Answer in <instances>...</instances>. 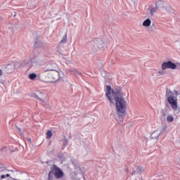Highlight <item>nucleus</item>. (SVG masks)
<instances>
[{
    "mask_svg": "<svg viewBox=\"0 0 180 180\" xmlns=\"http://www.w3.org/2000/svg\"><path fill=\"white\" fill-rule=\"evenodd\" d=\"M105 95L110 102V106H113L115 102L116 114L118 116L116 120L119 124H123L127 110V101L124 98V93L122 92V88L112 89V86H107Z\"/></svg>",
    "mask_w": 180,
    "mask_h": 180,
    "instance_id": "f257e3e1",
    "label": "nucleus"
},
{
    "mask_svg": "<svg viewBox=\"0 0 180 180\" xmlns=\"http://www.w3.org/2000/svg\"><path fill=\"white\" fill-rule=\"evenodd\" d=\"M165 96L168 103H169L172 109L174 110H178V98L174 96V92H172L171 89L167 88Z\"/></svg>",
    "mask_w": 180,
    "mask_h": 180,
    "instance_id": "f03ea898",
    "label": "nucleus"
},
{
    "mask_svg": "<svg viewBox=\"0 0 180 180\" xmlns=\"http://www.w3.org/2000/svg\"><path fill=\"white\" fill-rule=\"evenodd\" d=\"M27 64L30 68L32 67H41V65H44V60L39 58L37 56H34L30 58Z\"/></svg>",
    "mask_w": 180,
    "mask_h": 180,
    "instance_id": "7ed1b4c3",
    "label": "nucleus"
},
{
    "mask_svg": "<svg viewBox=\"0 0 180 180\" xmlns=\"http://www.w3.org/2000/svg\"><path fill=\"white\" fill-rule=\"evenodd\" d=\"M59 72L57 70L48 73V82H57L60 79Z\"/></svg>",
    "mask_w": 180,
    "mask_h": 180,
    "instance_id": "20e7f679",
    "label": "nucleus"
},
{
    "mask_svg": "<svg viewBox=\"0 0 180 180\" xmlns=\"http://www.w3.org/2000/svg\"><path fill=\"white\" fill-rule=\"evenodd\" d=\"M54 176L56 179H60L64 177V172L60 167H57L56 165H53Z\"/></svg>",
    "mask_w": 180,
    "mask_h": 180,
    "instance_id": "39448f33",
    "label": "nucleus"
},
{
    "mask_svg": "<svg viewBox=\"0 0 180 180\" xmlns=\"http://www.w3.org/2000/svg\"><path fill=\"white\" fill-rule=\"evenodd\" d=\"M167 68H169L170 70H176V64L174 63L171 60L164 62L162 64V70H167Z\"/></svg>",
    "mask_w": 180,
    "mask_h": 180,
    "instance_id": "423d86ee",
    "label": "nucleus"
},
{
    "mask_svg": "<svg viewBox=\"0 0 180 180\" xmlns=\"http://www.w3.org/2000/svg\"><path fill=\"white\" fill-rule=\"evenodd\" d=\"M93 46L94 47L96 46V50L97 49H102L103 46H105V42H103V40L101 38H96L94 41Z\"/></svg>",
    "mask_w": 180,
    "mask_h": 180,
    "instance_id": "0eeeda50",
    "label": "nucleus"
},
{
    "mask_svg": "<svg viewBox=\"0 0 180 180\" xmlns=\"http://www.w3.org/2000/svg\"><path fill=\"white\" fill-rule=\"evenodd\" d=\"M42 47H44V44L39 39V37H36L34 43V49H42Z\"/></svg>",
    "mask_w": 180,
    "mask_h": 180,
    "instance_id": "6e6552de",
    "label": "nucleus"
},
{
    "mask_svg": "<svg viewBox=\"0 0 180 180\" xmlns=\"http://www.w3.org/2000/svg\"><path fill=\"white\" fill-rule=\"evenodd\" d=\"M13 71H15V69L12 63L8 64L6 67H5L6 74H12Z\"/></svg>",
    "mask_w": 180,
    "mask_h": 180,
    "instance_id": "1a4fd4ad",
    "label": "nucleus"
},
{
    "mask_svg": "<svg viewBox=\"0 0 180 180\" xmlns=\"http://www.w3.org/2000/svg\"><path fill=\"white\" fill-rule=\"evenodd\" d=\"M169 112H171V107H169V104L167 103L165 105V110H162V115L165 117V116L169 114Z\"/></svg>",
    "mask_w": 180,
    "mask_h": 180,
    "instance_id": "9d476101",
    "label": "nucleus"
},
{
    "mask_svg": "<svg viewBox=\"0 0 180 180\" xmlns=\"http://www.w3.org/2000/svg\"><path fill=\"white\" fill-rule=\"evenodd\" d=\"M160 136L161 133L158 132V130H156L152 133V134L150 135V139H152V140H159Z\"/></svg>",
    "mask_w": 180,
    "mask_h": 180,
    "instance_id": "9b49d317",
    "label": "nucleus"
},
{
    "mask_svg": "<svg viewBox=\"0 0 180 180\" xmlns=\"http://www.w3.org/2000/svg\"><path fill=\"white\" fill-rule=\"evenodd\" d=\"M141 172H143V167L141 166H137L136 169L134 170L131 173V175H136L137 174L138 175H141Z\"/></svg>",
    "mask_w": 180,
    "mask_h": 180,
    "instance_id": "f8f14e48",
    "label": "nucleus"
},
{
    "mask_svg": "<svg viewBox=\"0 0 180 180\" xmlns=\"http://www.w3.org/2000/svg\"><path fill=\"white\" fill-rule=\"evenodd\" d=\"M157 9H158V8H157V6L155 7H149L148 8V11H149L150 12V16H153L154 13H155V12H157Z\"/></svg>",
    "mask_w": 180,
    "mask_h": 180,
    "instance_id": "ddd939ff",
    "label": "nucleus"
},
{
    "mask_svg": "<svg viewBox=\"0 0 180 180\" xmlns=\"http://www.w3.org/2000/svg\"><path fill=\"white\" fill-rule=\"evenodd\" d=\"M151 25V20L150 18H147L143 22V26L145 27H148Z\"/></svg>",
    "mask_w": 180,
    "mask_h": 180,
    "instance_id": "4468645a",
    "label": "nucleus"
},
{
    "mask_svg": "<svg viewBox=\"0 0 180 180\" xmlns=\"http://www.w3.org/2000/svg\"><path fill=\"white\" fill-rule=\"evenodd\" d=\"M54 176V169L53 166L51 167V171L49 173V180H53V176Z\"/></svg>",
    "mask_w": 180,
    "mask_h": 180,
    "instance_id": "2eb2a0df",
    "label": "nucleus"
},
{
    "mask_svg": "<svg viewBox=\"0 0 180 180\" xmlns=\"http://www.w3.org/2000/svg\"><path fill=\"white\" fill-rule=\"evenodd\" d=\"M155 4L158 9H159V8H162V6H164V1L159 0L155 2Z\"/></svg>",
    "mask_w": 180,
    "mask_h": 180,
    "instance_id": "dca6fc26",
    "label": "nucleus"
},
{
    "mask_svg": "<svg viewBox=\"0 0 180 180\" xmlns=\"http://www.w3.org/2000/svg\"><path fill=\"white\" fill-rule=\"evenodd\" d=\"M67 146H68V140H67L65 136H64V141L62 146V150H64L67 147Z\"/></svg>",
    "mask_w": 180,
    "mask_h": 180,
    "instance_id": "f3484780",
    "label": "nucleus"
},
{
    "mask_svg": "<svg viewBox=\"0 0 180 180\" xmlns=\"http://www.w3.org/2000/svg\"><path fill=\"white\" fill-rule=\"evenodd\" d=\"M13 65L14 70H18V68H20V65H22L20 64V62H14Z\"/></svg>",
    "mask_w": 180,
    "mask_h": 180,
    "instance_id": "a211bd4d",
    "label": "nucleus"
},
{
    "mask_svg": "<svg viewBox=\"0 0 180 180\" xmlns=\"http://www.w3.org/2000/svg\"><path fill=\"white\" fill-rule=\"evenodd\" d=\"M68 39V37H67V32H66L64 37H63L62 40L60 41V43L63 44H64V43H67Z\"/></svg>",
    "mask_w": 180,
    "mask_h": 180,
    "instance_id": "6ab92c4d",
    "label": "nucleus"
},
{
    "mask_svg": "<svg viewBox=\"0 0 180 180\" xmlns=\"http://www.w3.org/2000/svg\"><path fill=\"white\" fill-rule=\"evenodd\" d=\"M51 137H53V132H51V130L47 131V132H46V139H51Z\"/></svg>",
    "mask_w": 180,
    "mask_h": 180,
    "instance_id": "aec40b11",
    "label": "nucleus"
},
{
    "mask_svg": "<svg viewBox=\"0 0 180 180\" xmlns=\"http://www.w3.org/2000/svg\"><path fill=\"white\" fill-rule=\"evenodd\" d=\"M29 78L30 79H36V78H37V75H36L35 73H31L29 75Z\"/></svg>",
    "mask_w": 180,
    "mask_h": 180,
    "instance_id": "412c9836",
    "label": "nucleus"
},
{
    "mask_svg": "<svg viewBox=\"0 0 180 180\" xmlns=\"http://www.w3.org/2000/svg\"><path fill=\"white\" fill-rule=\"evenodd\" d=\"M167 122H169V123H172V122H174V116L169 115L167 116Z\"/></svg>",
    "mask_w": 180,
    "mask_h": 180,
    "instance_id": "4be33fe9",
    "label": "nucleus"
},
{
    "mask_svg": "<svg viewBox=\"0 0 180 180\" xmlns=\"http://www.w3.org/2000/svg\"><path fill=\"white\" fill-rule=\"evenodd\" d=\"M167 129H168V127L167 125H165L162 130L159 132L160 133V135L162 134L163 133H165V131H167Z\"/></svg>",
    "mask_w": 180,
    "mask_h": 180,
    "instance_id": "5701e85b",
    "label": "nucleus"
},
{
    "mask_svg": "<svg viewBox=\"0 0 180 180\" xmlns=\"http://www.w3.org/2000/svg\"><path fill=\"white\" fill-rule=\"evenodd\" d=\"M49 71H50V72H53V71H56V70H53L52 68H49L44 71V73L46 74V72H49Z\"/></svg>",
    "mask_w": 180,
    "mask_h": 180,
    "instance_id": "b1692460",
    "label": "nucleus"
},
{
    "mask_svg": "<svg viewBox=\"0 0 180 180\" xmlns=\"http://www.w3.org/2000/svg\"><path fill=\"white\" fill-rule=\"evenodd\" d=\"M34 98H36V99H38V101H43V100H42L41 98H39V96H37V95H36V94H34Z\"/></svg>",
    "mask_w": 180,
    "mask_h": 180,
    "instance_id": "393cba45",
    "label": "nucleus"
},
{
    "mask_svg": "<svg viewBox=\"0 0 180 180\" xmlns=\"http://www.w3.org/2000/svg\"><path fill=\"white\" fill-rule=\"evenodd\" d=\"M151 29H153V30H155V29H157V27L155 26V25L154 23L152 24V25L150 26Z\"/></svg>",
    "mask_w": 180,
    "mask_h": 180,
    "instance_id": "a878e982",
    "label": "nucleus"
},
{
    "mask_svg": "<svg viewBox=\"0 0 180 180\" xmlns=\"http://www.w3.org/2000/svg\"><path fill=\"white\" fill-rule=\"evenodd\" d=\"M158 74H160V75H164V74H165V72H164V70L158 71Z\"/></svg>",
    "mask_w": 180,
    "mask_h": 180,
    "instance_id": "bb28decb",
    "label": "nucleus"
},
{
    "mask_svg": "<svg viewBox=\"0 0 180 180\" xmlns=\"http://www.w3.org/2000/svg\"><path fill=\"white\" fill-rule=\"evenodd\" d=\"M17 129L19 131V132L20 133V134H23V132L22 131V129L19 127H17Z\"/></svg>",
    "mask_w": 180,
    "mask_h": 180,
    "instance_id": "cd10ccee",
    "label": "nucleus"
},
{
    "mask_svg": "<svg viewBox=\"0 0 180 180\" xmlns=\"http://www.w3.org/2000/svg\"><path fill=\"white\" fill-rule=\"evenodd\" d=\"M6 178V176L5 174H2L1 176V179H5Z\"/></svg>",
    "mask_w": 180,
    "mask_h": 180,
    "instance_id": "c85d7f7f",
    "label": "nucleus"
},
{
    "mask_svg": "<svg viewBox=\"0 0 180 180\" xmlns=\"http://www.w3.org/2000/svg\"><path fill=\"white\" fill-rule=\"evenodd\" d=\"M124 172H126V174H129V168H125L124 169Z\"/></svg>",
    "mask_w": 180,
    "mask_h": 180,
    "instance_id": "c756f323",
    "label": "nucleus"
},
{
    "mask_svg": "<svg viewBox=\"0 0 180 180\" xmlns=\"http://www.w3.org/2000/svg\"><path fill=\"white\" fill-rule=\"evenodd\" d=\"M27 141H29V143H32V139L30 138H27Z\"/></svg>",
    "mask_w": 180,
    "mask_h": 180,
    "instance_id": "7c9ffc66",
    "label": "nucleus"
},
{
    "mask_svg": "<svg viewBox=\"0 0 180 180\" xmlns=\"http://www.w3.org/2000/svg\"><path fill=\"white\" fill-rule=\"evenodd\" d=\"M176 96H178L179 95V93H178V91H174Z\"/></svg>",
    "mask_w": 180,
    "mask_h": 180,
    "instance_id": "2f4dec72",
    "label": "nucleus"
},
{
    "mask_svg": "<svg viewBox=\"0 0 180 180\" xmlns=\"http://www.w3.org/2000/svg\"><path fill=\"white\" fill-rule=\"evenodd\" d=\"M0 84H2L3 85H5V84L4 83V80H0Z\"/></svg>",
    "mask_w": 180,
    "mask_h": 180,
    "instance_id": "473e14b6",
    "label": "nucleus"
},
{
    "mask_svg": "<svg viewBox=\"0 0 180 180\" xmlns=\"http://www.w3.org/2000/svg\"><path fill=\"white\" fill-rule=\"evenodd\" d=\"M2 75H3L2 70H0V77H2Z\"/></svg>",
    "mask_w": 180,
    "mask_h": 180,
    "instance_id": "72a5a7b5",
    "label": "nucleus"
},
{
    "mask_svg": "<svg viewBox=\"0 0 180 180\" xmlns=\"http://www.w3.org/2000/svg\"><path fill=\"white\" fill-rule=\"evenodd\" d=\"M9 176H11V174H6V177L8 178Z\"/></svg>",
    "mask_w": 180,
    "mask_h": 180,
    "instance_id": "f704fd0d",
    "label": "nucleus"
},
{
    "mask_svg": "<svg viewBox=\"0 0 180 180\" xmlns=\"http://www.w3.org/2000/svg\"><path fill=\"white\" fill-rule=\"evenodd\" d=\"M103 72L105 74V75L103 77H106V71H103Z\"/></svg>",
    "mask_w": 180,
    "mask_h": 180,
    "instance_id": "c9c22d12",
    "label": "nucleus"
}]
</instances>
